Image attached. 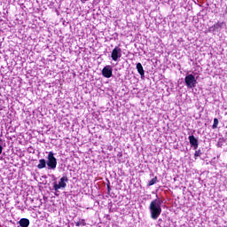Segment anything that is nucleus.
Segmentation results:
<instances>
[{
    "label": "nucleus",
    "mask_w": 227,
    "mask_h": 227,
    "mask_svg": "<svg viewBox=\"0 0 227 227\" xmlns=\"http://www.w3.org/2000/svg\"><path fill=\"white\" fill-rule=\"evenodd\" d=\"M149 211L151 214V219L157 221L162 214V200L157 198L153 200L149 205Z\"/></svg>",
    "instance_id": "obj_1"
},
{
    "label": "nucleus",
    "mask_w": 227,
    "mask_h": 227,
    "mask_svg": "<svg viewBox=\"0 0 227 227\" xmlns=\"http://www.w3.org/2000/svg\"><path fill=\"white\" fill-rule=\"evenodd\" d=\"M46 166H48V169H56L58 166V160L54 157V153L50 152L47 156Z\"/></svg>",
    "instance_id": "obj_2"
},
{
    "label": "nucleus",
    "mask_w": 227,
    "mask_h": 227,
    "mask_svg": "<svg viewBox=\"0 0 227 227\" xmlns=\"http://www.w3.org/2000/svg\"><path fill=\"white\" fill-rule=\"evenodd\" d=\"M184 82L187 88L192 90V88H196V85L198 84V80H196V77H194L193 74H191L185 76Z\"/></svg>",
    "instance_id": "obj_3"
},
{
    "label": "nucleus",
    "mask_w": 227,
    "mask_h": 227,
    "mask_svg": "<svg viewBox=\"0 0 227 227\" xmlns=\"http://www.w3.org/2000/svg\"><path fill=\"white\" fill-rule=\"evenodd\" d=\"M67 182H68V177L64 176L60 178L59 184H54L53 189L54 191H59V189H65L67 187Z\"/></svg>",
    "instance_id": "obj_4"
},
{
    "label": "nucleus",
    "mask_w": 227,
    "mask_h": 227,
    "mask_svg": "<svg viewBox=\"0 0 227 227\" xmlns=\"http://www.w3.org/2000/svg\"><path fill=\"white\" fill-rule=\"evenodd\" d=\"M111 58L113 61H118L121 58V48L116 46L111 53Z\"/></svg>",
    "instance_id": "obj_5"
},
{
    "label": "nucleus",
    "mask_w": 227,
    "mask_h": 227,
    "mask_svg": "<svg viewBox=\"0 0 227 227\" xmlns=\"http://www.w3.org/2000/svg\"><path fill=\"white\" fill-rule=\"evenodd\" d=\"M102 75L106 79H111V77H113V66H106L102 69Z\"/></svg>",
    "instance_id": "obj_6"
},
{
    "label": "nucleus",
    "mask_w": 227,
    "mask_h": 227,
    "mask_svg": "<svg viewBox=\"0 0 227 227\" xmlns=\"http://www.w3.org/2000/svg\"><path fill=\"white\" fill-rule=\"evenodd\" d=\"M188 139L190 141V145L193 150H198V146L200 145V143L198 142V138L194 137V135H190L188 137Z\"/></svg>",
    "instance_id": "obj_7"
},
{
    "label": "nucleus",
    "mask_w": 227,
    "mask_h": 227,
    "mask_svg": "<svg viewBox=\"0 0 227 227\" xmlns=\"http://www.w3.org/2000/svg\"><path fill=\"white\" fill-rule=\"evenodd\" d=\"M226 26L224 21H218L210 27V31H221Z\"/></svg>",
    "instance_id": "obj_8"
},
{
    "label": "nucleus",
    "mask_w": 227,
    "mask_h": 227,
    "mask_svg": "<svg viewBox=\"0 0 227 227\" xmlns=\"http://www.w3.org/2000/svg\"><path fill=\"white\" fill-rule=\"evenodd\" d=\"M137 70L138 74L141 75V79L145 78V69L143 68V65L141 63L137 64Z\"/></svg>",
    "instance_id": "obj_9"
},
{
    "label": "nucleus",
    "mask_w": 227,
    "mask_h": 227,
    "mask_svg": "<svg viewBox=\"0 0 227 227\" xmlns=\"http://www.w3.org/2000/svg\"><path fill=\"white\" fill-rule=\"evenodd\" d=\"M20 227H29V219L21 218L19 222Z\"/></svg>",
    "instance_id": "obj_10"
},
{
    "label": "nucleus",
    "mask_w": 227,
    "mask_h": 227,
    "mask_svg": "<svg viewBox=\"0 0 227 227\" xmlns=\"http://www.w3.org/2000/svg\"><path fill=\"white\" fill-rule=\"evenodd\" d=\"M38 169H43V168H47V160L45 159L39 160V164L37 165Z\"/></svg>",
    "instance_id": "obj_11"
},
{
    "label": "nucleus",
    "mask_w": 227,
    "mask_h": 227,
    "mask_svg": "<svg viewBox=\"0 0 227 227\" xmlns=\"http://www.w3.org/2000/svg\"><path fill=\"white\" fill-rule=\"evenodd\" d=\"M157 182H159V180L157 179V176H155L154 178H153L149 181L147 186L152 187V185H155V184H157Z\"/></svg>",
    "instance_id": "obj_12"
},
{
    "label": "nucleus",
    "mask_w": 227,
    "mask_h": 227,
    "mask_svg": "<svg viewBox=\"0 0 227 227\" xmlns=\"http://www.w3.org/2000/svg\"><path fill=\"white\" fill-rule=\"evenodd\" d=\"M203 154V153H201V151L199 149H196L195 153H194V158L198 159V157H201V155Z\"/></svg>",
    "instance_id": "obj_13"
},
{
    "label": "nucleus",
    "mask_w": 227,
    "mask_h": 227,
    "mask_svg": "<svg viewBox=\"0 0 227 227\" xmlns=\"http://www.w3.org/2000/svg\"><path fill=\"white\" fill-rule=\"evenodd\" d=\"M76 226H86V221H84V219L80 220L79 222H77Z\"/></svg>",
    "instance_id": "obj_14"
},
{
    "label": "nucleus",
    "mask_w": 227,
    "mask_h": 227,
    "mask_svg": "<svg viewBox=\"0 0 227 227\" xmlns=\"http://www.w3.org/2000/svg\"><path fill=\"white\" fill-rule=\"evenodd\" d=\"M217 125H219V120L217 118H215L212 129H217Z\"/></svg>",
    "instance_id": "obj_15"
},
{
    "label": "nucleus",
    "mask_w": 227,
    "mask_h": 227,
    "mask_svg": "<svg viewBox=\"0 0 227 227\" xmlns=\"http://www.w3.org/2000/svg\"><path fill=\"white\" fill-rule=\"evenodd\" d=\"M107 192L109 194V192H111V186L109 184H107Z\"/></svg>",
    "instance_id": "obj_16"
},
{
    "label": "nucleus",
    "mask_w": 227,
    "mask_h": 227,
    "mask_svg": "<svg viewBox=\"0 0 227 227\" xmlns=\"http://www.w3.org/2000/svg\"><path fill=\"white\" fill-rule=\"evenodd\" d=\"M3 153V145L0 144V155Z\"/></svg>",
    "instance_id": "obj_17"
}]
</instances>
